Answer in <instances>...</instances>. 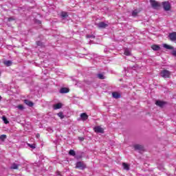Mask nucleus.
Listing matches in <instances>:
<instances>
[{
	"label": "nucleus",
	"mask_w": 176,
	"mask_h": 176,
	"mask_svg": "<svg viewBox=\"0 0 176 176\" xmlns=\"http://www.w3.org/2000/svg\"><path fill=\"white\" fill-rule=\"evenodd\" d=\"M163 47L165 48V49H168V50H173L174 49V47L171 46V45H168L167 44H164L163 45Z\"/></svg>",
	"instance_id": "nucleus-16"
},
{
	"label": "nucleus",
	"mask_w": 176,
	"mask_h": 176,
	"mask_svg": "<svg viewBox=\"0 0 176 176\" xmlns=\"http://www.w3.org/2000/svg\"><path fill=\"white\" fill-rule=\"evenodd\" d=\"M69 155H70L71 156H75L76 155V153H75V151L74 150H70L69 151Z\"/></svg>",
	"instance_id": "nucleus-25"
},
{
	"label": "nucleus",
	"mask_w": 176,
	"mask_h": 176,
	"mask_svg": "<svg viewBox=\"0 0 176 176\" xmlns=\"http://www.w3.org/2000/svg\"><path fill=\"white\" fill-rule=\"evenodd\" d=\"M18 168H19V165H17L16 164H13L10 167L11 170H17Z\"/></svg>",
	"instance_id": "nucleus-22"
},
{
	"label": "nucleus",
	"mask_w": 176,
	"mask_h": 176,
	"mask_svg": "<svg viewBox=\"0 0 176 176\" xmlns=\"http://www.w3.org/2000/svg\"><path fill=\"white\" fill-rule=\"evenodd\" d=\"M112 96L113 98H120V94H119L118 92H113Z\"/></svg>",
	"instance_id": "nucleus-20"
},
{
	"label": "nucleus",
	"mask_w": 176,
	"mask_h": 176,
	"mask_svg": "<svg viewBox=\"0 0 176 176\" xmlns=\"http://www.w3.org/2000/svg\"><path fill=\"white\" fill-rule=\"evenodd\" d=\"M80 118L82 120H87L89 119V116L86 113H82L80 114Z\"/></svg>",
	"instance_id": "nucleus-11"
},
{
	"label": "nucleus",
	"mask_w": 176,
	"mask_h": 176,
	"mask_svg": "<svg viewBox=\"0 0 176 176\" xmlns=\"http://www.w3.org/2000/svg\"><path fill=\"white\" fill-rule=\"evenodd\" d=\"M86 38H96V36H94V35H87V36H86Z\"/></svg>",
	"instance_id": "nucleus-30"
},
{
	"label": "nucleus",
	"mask_w": 176,
	"mask_h": 176,
	"mask_svg": "<svg viewBox=\"0 0 176 176\" xmlns=\"http://www.w3.org/2000/svg\"><path fill=\"white\" fill-rule=\"evenodd\" d=\"M151 49L155 52H157L160 49V46L157 45H151Z\"/></svg>",
	"instance_id": "nucleus-15"
},
{
	"label": "nucleus",
	"mask_w": 176,
	"mask_h": 176,
	"mask_svg": "<svg viewBox=\"0 0 176 176\" xmlns=\"http://www.w3.org/2000/svg\"><path fill=\"white\" fill-rule=\"evenodd\" d=\"M2 119L6 124H9V121L8 120V118H6V117L3 116Z\"/></svg>",
	"instance_id": "nucleus-28"
},
{
	"label": "nucleus",
	"mask_w": 176,
	"mask_h": 176,
	"mask_svg": "<svg viewBox=\"0 0 176 176\" xmlns=\"http://www.w3.org/2000/svg\"><path fill=\"white\" fill-rule=\"evenodd\" d=\"M124 54L125 56H131V52L129 50H128V48H125Z\"/></svg>",
	"instance_id": "nucleus-18"
},
{
	"label": "nucleus",
	"mask_w": 176,
	"mask_h": 176,
	"mask_svg": "<svg viewBox=\"0 0 176 176\" xmlns=\"http://www.w3.org/2000/svg\"><path fill=\"white\" fill-rule=\"evenodd\" d=\"M1 100H2V96H0V101H1Z\"/></svg>",
	"instance_id": "nucleus-36"
},
{
	"label": "nucleus",
	"mask_w": 176,
	"mask_h": 176,
	"mask_svg": "<svg viewBox=\"0 0 176 176\" xmlns=\"http://www.w3.org/2000/svg\"><path fill=\"white\" fill-rule=\"evenodd\" d=\"M36 137V138H39V137H41V135H39V133H37Z\"/></svg>",
	"instance_id": "nucleus-35"
},
{
	"label": "nucleus",
	"mask_w": 176,
	"mask_h": 176,
	"mask_svg": "<svg viewBox=\"0 0 176 176\" xmlns=\"http://www.w3.org/2000/svg\"><path fill=\"white\" fill-rule=\"evenodd\" d=\"M28 146H29L30 148H32V149H35L36 148V145L35 144H29L28 143Z\"/></svg>",
	"instance_id": "nucleus-24"
},
{
	"label": "nucleus",
	"mask_w": 176,
	"mask_h": 176,
	"mask_svg": "<svg viewBox=\"0 0 176 176\" xmlns=\"http://www.w3.org/2000/svg\"><path fill=\"white\" fill-rule=\"evenodd\" d=\"M59 92L60 93V94H65L67 93H69V88L62 87L60 88Z\"/></svg>",
	"instance_id": "nucleus-7"
},
{
	"label": "nucleus",
	"mask_w": 176,
	"mask_h": 176,
	"mask_svg": "<svg viewBox=\"0 0 176 176\" xmlns=\"http://www.w3.org/2000/svg\"><path fill=\"white\" fill-rule=\"evenodd\" d=\"M60 16H61L62 19H65V18L68 17V13H67L65 12H62L60 13Z\"/></svg>",
	"instance_id": "nucleus-21"
},
{
	"label": "nucleus",
	"mask_w": 176,
	"mask_h": 176,
	"mask_svg": "<svg viewBox=\"0 0 176 176\" xmlns=\"http://www.w3.org/2000/svg\"><path fill=\"white\" fill-rule=\"evenodd\" d=\"M17 108H18V109L23 111V109H24V106H23V104H19Z\"/></svg>",
	"instance_id": "nucleus-29"
},
{
	"label": "nucleus",
	"mask_w": 176,
	"mask_h": 176,
	"mask_svg": "<svg viewBox=\"0 0 176 176\" xmlns=\"http://www.w3.org/2000/svg\"><path fill=\"white\" fill-rule=\"evenodd\" d=\"M78 140H79V141H85V138H83V137H78Z\"/></svg>",
	"instance_id": "nucleus-32"
},
{
	"label": "nucleus",
	"mask_w": 176,
	"mask_h": 176,
	"mask_svg": "<svg viewBox=\"0 0 176 176\" xmlns=\"http://www.w3.org/2000/svg\"><path fill=\"white\" fill-rule=\"evenodd\" d=\"M122 166H123L124 170H126V171H129V170H130V166H129V164L124 162L122 163Z\"/></svg>",
	"instance_id": "nucleus-19"
},
{
	"label": "nucleus",
	"mask_w": 176,
	"mask_h": 176,
	"mask_svg": "<svg viewBox=\"0 0 176 176\" xmlns=\"http://www.w3.org/2000/svg\"><path fill=\"white\" fill-rule=\"evenodd\" d=\"M0 138H1V140H5V138H6V135H1L0 136Z\"/></svg>",
	"instance_id": "nucleus-31"
},
{
	"label": "nucleus",
	"mask_w": 176,
	"mask_h": 176,
	"mask_svg": "<svg viewBox=\"0 0 176 176\" xmlns=\"http://www.w3.org/2000/svg\"><path fill=\"white\" fill-rule=\"evenodd\" d=\"M141 12V10H134L132 11V16L133 17H137L138 16V13Z\"/></svg>",
	"instance_id": "nucleus-12"
},
{
	"label": "nucleus",
	"mask_w": 176,
	"mask_h": 176,
	"mask_svg": "<svg viewBox=\"0 0 176 176\" xmlns=\"http://www.w3.org/2000/svg\"><path fill=\"white\" fill-rule=\"evenodd\" d=\"M24 103L28 105V107H34V102L28 100H24Z\"/></svg>",
	"instance_id": "nucleus-13"
},
{
	"label": "nucleus",
	"mask_w": 176,
	"mask_h": 176,
	"mask_svg": "<svg viewBox=\"0 0 176 176\" xmlns=\"http://www.w3.org/2000/svg\"><path fill=\"white\" fill-rule=\"evenodd\" d=\"M162 6L165 12H168V10H171V4L168 1L162 2Z\"/></svg>",
	"instance_id": "nucleus-1"
},
{
	"label": "nucleus",
	"mask_w": 176,
	"mask_h": 176,
	"mask_svg": "<svg viewBox=\"0 0 176 176\" xmlns=\"http://www.w3.org/2000/svg\"><path fill=\"white\" fill-rule=\"evenodd\" d=\"M12 20H14L13 18H8V21H12Z\"/></svg>",
	"instance_id": "nucleus-34"
},
{
	"label": "nucleus",
	"mask_w": 176,
	"mask_h": 176,
	"mask_svg": "<svg viewBox=\"0 0 176 176\" xmlns=\"http://www.w3.org/2000/svg\"><path fill=\"white\" fill-rule=\"evenodd\" d=\"M63 107V104L61 103H57L54 105V109H60Z\"/></svg>",
	"instance_id": "nucleus-17"
},
{
	"label": "nucleus",
	"mask_w": 176,
	"mask_h": 176,
	"mask_svg": "<svg viewBox=\"0 0 176 176\" xmlns=\"http://www.w3.org/2000/svg\"><path fill=\"white\" fill-rule=\"evenodd\" d=\"M150 3L153 9H157V8H160V3L155 0H150Z\"/></svg>",
	"instance_id": "nucleus-3"
},
{
	"label": "nucleus",
	"mask_w": 176,
	"mask_h": 176,
	"mask_svg": "<svg viewBox=\"0 0 176 176\" xmlns=\"http://www.w3.org/2000/svg\"><path fill=\"white\" fill-rule=\"evenodd\" d=\"M3 64L6 67H12V64H13V63L12 62V60H4Z\"/></svg>",
	"instance_id": "nucleus-14"
},
{
	"label": "nucleus",
	"mask_w": 176,
	"mask_h": 176,
	"mask_svg": "<svg viewBox=\"0 0 176 176\" xmlns=\"http://www.w3.org/2000/svg\"><path fill=\"white\" fill-rule=\"evenodd\" d=\"M133 148L135 151H144V146L140 144H135Z\"/></svg>",
	"instance_id": "nucleus-9"
},
{
	"label": "nucleus",
	"mask_w": 176,
	"mask_h": 176,
	"mask_svg": "<svg viewBox=\"0 0 176 176\" xmlns=\"http://www.w3.org/2000/svg\"><path fill=\"white\" fill-rule=\"evenodd\" d=\"M0 76H1V73H0Z\"/></svg>",
	"instance_id": "nucleus-37"
},
{
	"label": "nucleus",
	"mask_w": 176,
	"mask_h": 176,
	"mask_svg": "<svg viewBox=\"0 0 176 176\" xmlns=\"http://www.w3.org/2000/svg\"><path fill=\"white\" fill-rule=\"evenodd\" d=\"M172 54H173V56H174L175 57H176V50H173V51L172 52Z\"/></svg>",
	"instance_id": "nucleus-33"
},
{
	"label": "nucleus",
	"mask_w": 176,
	"mask_h": 176,
	"mask_svg": "<svg viewBox=\"0 0 176 176\" xmlns=\"http://www.w3.org/2000/svg\"><path fill=\"white\" fill-rule=\"evenodd\" d=\"M95 133H101L102 134L104 133V129L101 126H96L94 129Z\"/></svg>",
	"instance_id": "nucleus-8"
},
{
	"label": "nucleus",
	"mask_w": 176,
	"mask_h": 176,
	"mask_svg": "<svg viewBox=\"0 0 176 176\" xmlns=\"http://www.w3.org/2000/svg\"><path fill=\"white\" fill-rule=\"evenodd\" d=\"M168 38H169L170 41H172V42L175 41H176V32L170 33L168 35Z\"/></svg>",
	"instance_id": "nucleus-5"
},
{
	"label": "nucleus",
	"mask_w": 176,
	"mask_h": 176,
	"mask_svg": "<svg viewBox=\"0 0 176 176\" xmlns=\"http://www.w3.org/2000/svg\"><path fill=\"white\" fill-rule=\"evenodd\" d=\"M166 104L167 103L166 102L162 100H157L155 102V105L160 107V108H163V107H164V105H166Z\"/></svg>",
	"instance_id": "nucleus-6"
},
{
	"label": "nucleus",
	"mask_w": 176,
	"mask_h": 176,
	"mask_svg": "<svg viewBox=\"0 0 176 176\" xmlns=\"http://www.w3.org/2000/svg\"><path fill=\"white\" fill-rule=\"evenodd\" d=\"M57 116L60 118L61 119H64V114L63 113V112H59L57 113Z\"/></svg>",
	"instance_id": "nucleus-27"
},
{
	"label": "nucleus",
	"mask_w": 176,
	"mask_h": 176,
	"mask_svg": "<svg viewBox=\"0 0 176 176\" xmlns=\"http://www.w3.org/2000/svg\"><path fill=\"white\" fill-rule=\"evenodd\" d=\"M170 75H171V72L168 70L164 69L160 72V76L162 78H170Z\"/></svg>",
	"instance_id": "nucleus-2"
},
{
	"label": "nucleus",
	"mask_w": 176,
	"mask_h": 176,
	"mask_svg": "<svg viewBox=\"0 0 176 176\" xmlns=\"http://www.w3.org/2000/svg\"><path fill=\"white\" fill-rule=\"evenodd\" d=\"M37 46H40V47H45V44L41 41H36Z\"/></svg>",
	"instance_id": "nucleus-23"
},
{
	"label": "nucleus",
	"mask_w": 176,
	"mask_h": 176,
	"mask_svg": "<svg viewBox=\"0 0 176 176\" xmlns=\"http://www.w3.org/2000/svg\"><path fill=\"white\" fill-rule=\"evenodd\" d=\"M98 79H105V76H104V74H98Z\"/></svg>",
	"instance_id": "nucleus-26"
},
{
	"label": "nucleus",
	"mask_w": 176,
	"mask_h": 176,
	"mask_svg": "<svg viewBox=\"0 0 176 176\" xmlns=\"http://www.w3.org/2000/svg\"><path fill=\"white\" fill-rule=\"evenodd\" d=\"M76 168H79L80 170H85L86 168V164L83 162H78L76 164Z\"/></svg>",
	"instance_id": "nucleus-4"
},
{
	"label": "nucleus",
	"mask_w": 176,
	"mask_h": 176,
	"mask_svg": "<svg viewBox=\"0 0 176 176\" xmlns=\"http://www.w3.org/2000/svg\"><path fill=\"white\" fill-rule=\"evenodd\" d=\"M98 28H107L108 27V24L105 23L104 22H100L98 24Z\"/></svg>",
	"instance_id": "nucleus-10"
}]
</instances>
